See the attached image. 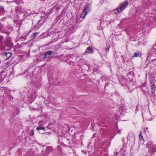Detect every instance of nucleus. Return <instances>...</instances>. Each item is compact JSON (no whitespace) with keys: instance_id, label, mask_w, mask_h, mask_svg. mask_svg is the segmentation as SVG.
<instances>
[{"instance_id":"obj_1","label":"nucleus","mask_w":156,"mask_h":156,"mask_svg":"<svg viewBox=\"0 0 156 156\" xmlns=\"http://www.w3.org/2000/svg\"><path fill=\"white\" fill-rule=\"evenodd\" d=\"M128 4V2L126 1L121 3L118 7V11L119 12H122L126 8Z\"/></svg>"},{"instance_id":"obj_2","label":"nucleus","mask_w":156,"mask_h":156,"mask_svg":"<svg viewBox=\"0 0 156 156\" xmlns=\"http://www.w3.org/2000/svg\"><path fill=\"white\" fill-rule=\"evenodd\" d=\"M54 54V52L51 51H47L45 52L44 54V59L48 58L50 57L51 55L52 54Z\"/></svg>"},{"instance_id":"obj_3","label":"nucleus","mask_w":156,"mask_h":156,"mask_svg":"<svg viewBox=\"0 0 156 156\" xmlns=\"http://www.w3.org/2000/svg\"><path fill=\"white\" fill-rule=\"evenodd\" d=\"M2 54L3 55L4 58L6 60L8 59L12 55L11 53L10 52H5Z\"/></svg>"},{"instance_id":"obj_4","label":"nucleus","mask_w":156,"mask_h":156,"mask_svg":"<svg viewBox=\"0 0 156 156\" xmlns=\"http://www.w3.org/2000/svg\"><path fill=\"white\" fill-rule=\"evenodd\" d=\"M3 37L2 36H0V50L4 49L5 47L3 42Z\"/></svg>"},{"instance_id":"obj_5","label":"nucleus","mask_w":156,"mask_h":156,"mask_svg":"<svg viewBox=\"0 0 156 156\" xmlns=\"http://www.w3.org/2000/svg\"><path fill=\"white\" fill-rule=\"evenodd\" d=\"M151 92L152 94H154V93L156 90V87L154 84V82L153 81L151 82Z\"/></svg>"},{"instance_id":"obj_6","label":"nucleus","mask_w":156,"mask_h":156,"mask_svg":"<svg viewBox=\"0 0 156 156\" xmlns=\"http://www.w3.org/2000/svg\"><path fill=\"white\" fill-rule=\"evenodd\" d=\"M6 44L9 46H11L12 45V43L11 37L8 36L6 38Z\"/></svg>"},{"instance_id":"obj_7","label":"nucleus","mask_w":156,"mask_h":156,"mask_svg":"<svg viewBox=\"0 0 156 156\" xmlns=\"http://www.w3.org/2000/svg\"><path fill=\"white\" fill-rule=\"evenodd\" d=\"M86 8H84L83 9V12L80 15V17L83 19H84L87 13V12L86 11Z\"/></svg>"},{"instance_id":"obj_8","label":"nucleus","mask_w":156,"mask_h":156,"mask_svg":"<svg viewBox=\"0 0 156 156\" xmlns=\"http://www.w3.org/2000/svg\"><path fill=\"white\" fill-rule=\"evenodd\" d=\"M149 152L151 153L156 152V144L153 145L151 148H150Z\"/></svg>"},{"instance_id":"obj_9","label":"nucleus","mask_w":156,"mask_h":156,"mask_svg":"<svg viewBox=\"0 0 156 156\" xmlns=\"http://www.w3.org/2000/svg\"><path fill=\"white\" fill-rule=\"evenodd\" d=\"M126 108L124 106H121L119 108V111L121 115L123 114V112L126 110Z\"/></svg>"},{"instance_id":"obj_10","label":"nucleus","mask_w":156,"mask_h":156,"mask_svg":"<svg viewBox=\"0 0 156 156\" xmlns=\"http://www.w3.org/2000/svg\"><path fill=\"white\" fill-rule=\"evenodd\" d=\"M93 49L91 46L89 47L86 50L85 53H93Z\"/></svg>"},{"instance_id":"obj_11","label":"nucleus","mask_w":156,"mask_h":156,"mask_svg":"<svg viewBox=\"0 0 156 156\" xmlns=\"http://www.w3.org/2000/svg\"><path fill=\"white\" fill-rule=\"evenodd\" d=\"M53 150V148L51 146H48L46 147L45 152L46 153L49 154Z\"/></svg>"},{"instance_id":"obj_12","label":"nucleus","mask_w":156,"mask_h":156,"mask_svg":"<svg viewBox=\"0 0 156 156\" xmlns=\"http://www.w3.org/2000/svg\"><path fill=\"white\" fill-rule=\"evenodd\" d=\"M152 142L151 141H149L146 145V147L149 149V151H150V148H151L152 147L153 145Z\"/></svg>"},{"instance_id":"obj_13","label":"nucleus","mask_w":156,"mask_h":156,"mask_svg":"<svg viewBox=\"0 0 156 156\" xmlns=\"http://www.w3.org/2000/svg\"><path fill=\"white\" fill-rule=\"evenodd\" d=\"M7 2H15L17 4H19L22 3V2L21 0H9Z\"/></svg>"},{"instance_id":"obj_14","label":"nucleus","mask_w":156,"mask_h":156,"mask_svg":"<svg viewBox=\"0 0 156 156\" xmlns=\"http://www.w3.org/2000/svg\"><path fill=\"white\" fill-rule=\"evenodd\" d=\"M5 12L4 8L2 6H0V16L4 14Z\"/></svg>"},{"instance_id":"obj_15","label":"nucleus","mask_w":156,"mask_h":156,"mask_svg":"<svg viewBox=\"0 0 156 156\" xmlns=\"http://www.w3.org/2000/svg\"><path fill=\"white\" fill-rule=\"evenodd\" d=\"M20 12L23 13H26L27 14V15H26V16H28L30 15V13H28V12H27L26 11L23 9H20Z\"/></svg>"},{"instance_id":"obj_16","label":"nucleus","mask_w":156,"mask_h":156,"mask_svg":"<svg viewBox=\"0 0 156 156\" xmlns=\"http://www.w3.org/2000/svg\"><path fill=\"white\" fill-rule=\"evenodd\" d=\"M36 129L37 130H40L41 129L43 130L44 131L45 130V128L44 127H42L41 126H37V128Z\"/></svg>"},{"instance_id":"obj_17","label":"nucleus","mask_w":156,"mask_h":156,"mask_svg":"<svg viewBox=\"0 0 156 156\" xmlns=\"http://www.w3.org/2000/svg\"><path fill=\"white\" fill-rule=\"evenodd\" d=\"M142 132H141L140 131V134L139 135V139L140 141H143L144 140V139L143 138V136H142Z\"/></svg>"},{"instance_id":"obj_18","label":"nucleus","mask_w":156,"mask_h":156,"mask_svg":"<svg viewBox=\"0 0 156 156\" xmlns=\"http://www.w3.org/2000/svg\"><path fill=\"white\" fill-rule=\"evenodd\" d=\"M39 34V33L38 32H35L32 35V37H33V39H34L35 38L36 36H37L38 34Z\"/></svg>"},{"instance_id":"obj_19","label":"nucleus","mask_w":156,"mask_h":156,"mask_svg":"<svg viewBox=\"0 0 156 156\" xmlns=\"http://www.w3.org/2000/svg\"><path fill=\"white\" fill-rule=\"evenodd\" d=\"M114 12L115 14H116V15H118V13H120L121 12H119L118 11V8L116 9H114Z\"/></svg>"},{"instance_id":"obj_20","label":"nucleus","mask_w":156,"mask_h":156,"mask_svg":"<svg viewBox=\"0 0 156 156\" xmlns=\"http://www.w3.org/2000/svg\"><path fill=\"white\" fill-rule=\"evenodd\" d=\"M34 130H31L30 131L29 134L30 136H33L34 135Z\"/></svg>"},{"instance_id":"obj_21","label":"nucleus","mask_w":156,"mask_h":156,"mask_svg":"<svg viewBox=\"0 0 156 156\" xmlns=\"http://www.w3.org/2000/svg\"><path fill=\"white\" fill-rule=\"evenodd\" d=\"M110 48V47L109 45L106 46V48L105 49V50L106 51V52H108Z\"/></svg>"},{"instance_id":"obj_22","label":"nucleus","mask_w":156,"mask_h":156,"mask_svg":"<svg viewBox=\"0 0 156 156\" xmlns=\"http://www.w3.org/2000/svg\"><path fill=\"white\" fill-rule=\"evenodd\" d=\"M139 53L137 52H135L134 53L132 57V58L133 57H138L139 55Z\"/></svg>"},{"instance_id":"obj_23","label":"nucleus","mask_w":156,"mask_h":156,"mask_svg":"<svg viewBox=\"0 0 156 156\" xmlns=\"http://www.w3.org/2000/svg\"><path fill=\"white\" fill-rule=\"evenodd\" d=\"M3 78H2V75L0 73V83L2 82L3 80Z\"/></svg>"},{"instance_id":"obj_24","label":"nucleus","mask_w":156,"mask_h":156,"mask_svg":"<svg viewBox=\"0 0 156 156\" xmlns=\"http://www.w3.org/2000/svg\"><path fill=\"white\" fill-rule=\"evenodd\" d=\"M69 64L70 65H71L72 66H73L74 64V62L73 61H70L69 62Z\"/></svg>"},{"instance_id":"obj_25","label":"nucleus","mask_w":156,"mask_h":156,"mask_svg":"<svg viewBox=\"0 0 156 156\" xmlns=\"http://www.w3.org/2000/svg\"><path fill=\"white\" fill-rule=\"evenodd\" d=\"M32 152L33 151H32V149L29 150L28 151V154L29 155V153L31 154L32 153Z\"/></svg>"},{"instance_id":"obj_26","label":"nucleus","mask_w":156,"mask_h":156,"mask_svg":"<svg viewBox=\"0 0 156 156\" xmlns=\"http://www.w3.org/2000/svg\"><path fill=\"white\" fill-rule=\"evenodd\" d=\"M118 133H119V134H121V131L120 130L118 129L117 130Z\"/></svg>"},{"instance_id":"obj_27","label":"nucleus","mask_w":156,"mask_h":156,"mask_svg":"<svg viewBox=\"0 0 156 156\" xmlns=\"http://www.w3.org/2000/svg\"><path fill=\"white\" fill-rule=\"evenodd\" d=\"M148 130V128L147 127L146 128L145 130V132H147Z\"/></svg>"},{"instance_id":"obj_28","label":"nucleus","mask_w":156,"mask_h":156,"mask_svg":"<svg viewBox=\"0 0 156 156\" xmlns=\"http://www.w3.org/2000/svg\"><path fill=\"white\" fill-rule=\"evenodd\" d=\"M95 136H96V134H94V135H93L92 138H94V137H95Z\"/></svg>"},{"instance_id":"obj_29","label":"nucleus","mask_w":156,"mask_h":156,"mask_svg":"<svg viewBox=\"0 0 156 156\" xmlns=\"http://www.w3.org/2000/svg\"><path fill=\"white\" fill-rule=\"evenodd\" d=\"M82 135L80 136V140H81V138H82Z\"/></svg>"},{"instance_id":"obj_30","label":"nucleus","mask_w":156,"mask_h":156,"mask_svg":"<svg viewBox=\"0 0 156 156\" xmlns=\"http://www.w3.org/2000/svg\"><path fill=\"white\" fill-rule=\"evenodd\" d=\"M74 142H75V143H78V142H80V141H73Z\"/></svg>"},{"instance_id":"obj_31","label":"nucleus","mask_w":156,"mask_h":156,"mask_svg":"<svg viewBox=\"0 0 156 156\" xmlns=\"http://www.w3.org/2000/svg\"><path fill=\"white\" fill-rule=\"evenodd\" d=\"M9 33H10L9 32H8L7 33V34H9Z\"/></svg>"},{"instance_id":"obj_32","label":"nucleus","mask_w":156,"mask_h":156,"mask_svg":"<svg viewBox=\"0 0 156 156\" xmlns=\"http://www.w3.org/2000/svg\"><path fill=\"white\" fill-rule=\"evenodd\" d=\"M136 111H137V107H136Z\"/></svg>"}]
</instances>
